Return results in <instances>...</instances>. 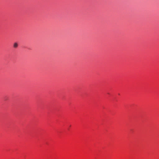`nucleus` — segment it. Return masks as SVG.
<instances>
[{"instance_id":"f257e3e1","label":"nucleus","mask_w":159,"mask_h":159,"mask_svg":"<svg viewBox=\"0 0 159 159\" xmlns=\"http://www.w3.org/2000/svg\"><path fill=\"white\" fill-rule=\"evenodd\" d=\"M18 45L17 43H15L14 44V47L15 48H16L18 47Z\"/></svg>"},{"instance_id":"f03ea898","label":"nucleus","mask_w":159,"mask_h":159,"mask_svg":"<svg viewBox=\"0 0 159 159\" xmlns=\"http://www.w3.org/2000/svg\"><path fill=\"white\" fill-rule=\"evenodd\" d=\"M70 126H71V125H70L69 127H70Z\"/></svg>"}]
</instances>
